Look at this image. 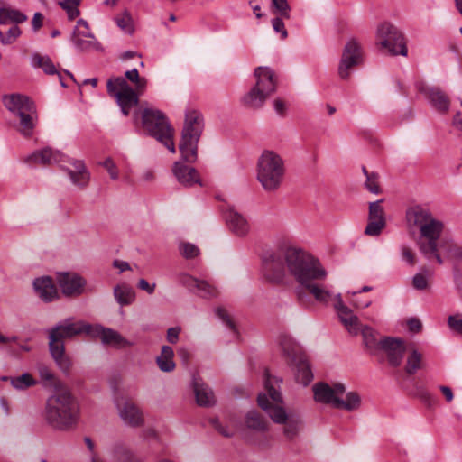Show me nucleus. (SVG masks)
Masks as SVG:
<instances>
[{
  "instance_id": "1",
  "label": "nucleus",
  "mask_w": 462,
  "mask_h": 462,
  "mask_svg": "<svg viewBox=\"0 0 462 462\" xmlns=\"http://www.w3.org/2000/svg\"><path fill=\"white\" fill-rule=\"evenodd\" d=\"M290 274L317 301L327 303L332 298L331 291L321 283L328 275L319 260L310 254L292 251L288 255Z\"/></svg>"
},
{
  "instance_id": "2",
  "label": "nucleus",
  "mask_w": 462,
  "mask_h": 462,
  "mask_svg": "<svg viewBox=\"0 0 462 462\" xmlns=\"http://www.w3.org/2000/svg\"><path fill=\"white\" fill-rule=\"evenodd\" d=\"M406 220L410 226L419 228L418 247L429 261L435 260L443 264L444 258L439 252V239L445 229V223L436 218L429 208L415 205L406 210Z\"/></svg>"
},
{
  "instance_id": "3",
  "label": "nucleus",
  "mask_w": 462,
  "mask_h": 462,
  "mask_svg": "<svg viewBox=\"0 0 462 462\" xmlns=\"http://www.w3.org/2000/svg\"><path fill=\"white\" fill-rule=\"evenodd\" d=\"M282 383L281 379L272 377L268 370L264 372V387L266 393H259L258 405L270 416L273 422L283 424V435L289 439H294L302 425V421L298 415L287 414L281 406L282 402V394L276 389V385Z\"/></svg>"
},
{
  "instance_id": "4",
  "label": "nucleus",
  "mask_w": 462,
  "mask_h": 462,
  "mask_svg": "<svg viewBox=\"0 0 462 462\" xmlns=\"http://www.w3.org/2000/svg\"><path fill=\"white\" fill-rule=\"evenodd\" d=\"M125 78L134 85L133 88L127 81L121 77L107 80V92L114 97L125 116H128L130 110L139 103V96L143 95L147 87V79L139 75L136 69L127 70Z\"/></svg>"
},
{
  "instance_id": "5",
  "label": "nucleus",
  "mask_w": 462,
  "mask_h": 462,
  "mask_svg": "<svg viewBox=\"0 0 462 462\" xmlns=\"http://www.w3.org/2000/svg\"><path fill=\"white\" fill-rule=\"evenodd\" d=\"M44 419L58 430H68L77 423L79 405L69 391L56 392L47 399Z\"/></svg>"
},
{
  "instance_id": "6",
  "label": "nucleus",
  "mask_w": 462,
  "mask_h": 462,
  "mask_svg": "<svg viewBox=\"0 0 462 462\" xmlns=\"http://www.w3.org/2000/svg\"><path fill=\"white\" fill-rule=\"evenodd\" d=\"M312 391L317 402L328 404L335 409L354 411L361 406L360 395L356 392L346 393V386L340 383L332 385L323 382L317 383Z\"/></svg>"
},
{
  "instance_id": "7",
  "label": "nucleus",
  "mask_w": 462,
  "mask_h": 462,
  "mask_svg": "<svg viewBox=\"0 0 462 462\" xmlns=\"http://www.w3.org/2000/svg\"><path fill=\"white\" fill-rule=\"evenodd\" d=\"M203 115L196 109H189L181 131L179 150L183 162L193 163L198 159V143L204 130Z\"/></svg>"
},
{
  "instance_id": "8",
  "label": "nucleus",
  "mask_w": 462,
  "mask_h": 462,
  "mask_svg": "<svg viewBox=\"0 0 462 462\" xmlns=\"http://www.w3.org/2000/svg\"><path fill=\"white\" fill-rule=\"evenodd\" d=\"M5 107L18 119L15 129L25 137L32 136L36 125L34 103L27 96L14 93L3 97Z\"/></svg>"
},
{
  "instance_id": "9",
  "label": "nucleus",
  "mask_w": 462,
  "mask_h": 462,
  "mask_svg": "<svg viewBox=\"0 0 462 462\" xmlns=\"http://www.w3.org/2000/svg\"><path fill=\"white\" fill-rule=\"evenodd\" d=\"M285 174L282 158L273 151L263 152L257 162V180L267 191L279 189Z\"/></svg>"
},
{
  "instance_id": "10",
  "label": "nucleus",
  "mask_w": 462,
  "mask_h": 462,
  "mask_svg": "<svg viewBox=\"0 0 462 462\" xmlns=\"http://www.w3.org/2000/svg\"><path fill=\"white\" fill-rule=\"evenodd\" d=\"M142 124L151 136L162 143L171 153L176 152L174 130L162 112L145 108L142 113Z\"/></svg>"
},
{
  "instance_id": "11",
  "label": "nucleus",
  "mask_w": 462,
  "mask_h": 462,
  "mask_svg": "<svg viewBox=\"0 0 462 462\" xmlns=\"http://www.w3.org/2000/svg\"><path fill=\"white\" fill-rule=\"evenodd\" d=\"M375 39L380 51L391 56H407L408 49L404 35L393 24L387 22L380 23L376 29Z\"/></svg>"
},
{
  "instance_id": "12",
  "label": "nucleus",
  "mask_w": 462,
  "mask_h": 462,
  "mask_svg": "<svg viewBox=\"0 0 462 462\" xmlns=\"http://www.w3.org/2000/svg\"><path fill=\"white\" fill-rule=\"evenodd\" d=\"M309 254L299 247H282L276 252L270 253L263 259V272L264 277L272 282L279 283L285 277V272L290 273L288 255L291 252Z\"/></svg>"
},
{
  "instance_id": "13",
  "label": "nucleus",
  "mask_w": 462,
  "mask_h": 462,
  "mask_svg": "<svg viewBox=\"0 0 462 462\" xmlns=\"http://www.w3.org/2000/svg\"><path fill=\"white\" fill-rule=\"evenodd\" d=\"M280 345L289 362L295 369L296 380L303 385H308L311 382L313 374L300 346L287 336L281 338Z\"/></svg>"
},
{
  "instance_id": "14",
  "label": "nucleus",
  "mask_w": 462,
  "mask_h": 462,
  "mask_svg": "<svg viewBox=\"0 0 462 462\" xmlns=\"http://www.w3.org/2000/svg\"><path fill=\"white\" fill-rule=\"evenodd\" d=\"M91 325L84 321H76L72 318L66 319L49 330V345L64 344L63 340L80 334H90Z\"/></svg>"
},
{
  "instance_id": "15",
  "label": "nucleus",
  "mask_w": 462,
  "mask_h": 462,
  "mask_svg": "<svg viewBox=\"0 0 462 462\" xmlns=\"http://www.w3.org/2000/svg\"><path fill=\"white\" fill-rule=\"evenodd\" d=\"M363 60V49L361 43L355 38L347 41L344 46L339 61L337 73L341 79H348L351 70L361 64Z\"/></svg>"
},
{
  "instance_id": "16",
  "label": "nucleus",
  "mask_w": 462,
  "mask_h": 462,
  "mask_svg": "<svg viewBox=\"0 0 462 462\" xmlns=\"http://www.w3.org/2000/svg\"><path fill=\"white\" fill-rule=\"evenodd\" d=\"M115 404L122 421L132 428H139L144 424L142 409L132 400L125 397H116Z\"/></svg>"
},
{
  "instance_id": "17",
  "label": "nucleus",
  "mask_w": 462,
  "mask_h": 462,
  "mask_svg": "<svg viewBox=\"0 0 462 462\" xmlns=\"http://www.w3.org/2000/svg\"><path fill=\"white\" fill-rule=\"evenodd\" d=\"M64 162H68L69 166L61 165L60 168L67 174L70 182L79 189L87 188L91 175L84 162L67 156Z\"/></svg>"
},
{
  "instance_id": "18",
  "label": "nucleus",
  "mask_w": 462,
  "mask_h": 462,
  "mask_svg": "<svg viewBox=\"0 0 462 462\" xmlns=\"http://www.w3.org/2000/svg\"><path fill=\"white\" fill-rule=\"evenodd\" d=\"M57 282L67 297H78L85 292L87 282L78 273H61L57 276Z\"/></svg>"
},
{
  "instance_id": "19",
  "label": "nucleus",
  "mask_w": 462,
  "mask_h": 462,
  "mask_svg": "<svg viewBox=\"0 0 462 462\" xmlns=\"http://www.w3.org/2000/svg\"><path fill=\"white\" fill-rule=\"evenodd\" d=\"M90 336L98 337L104 345L116 348H125L133 346V343L124 337L119 332L101 325L91 326Z\"/></svg>"
},
{
  "instance_id": "20",
  "label": "nucleus",
  "mask_w": 462,
  "mask_h": 462,
  "mask_svg": "<svg viewBox=\"0 0 462 462\" xmlns=\"http://www.w3.org/2000/svg\"><path fill=\"white\" fill-rule=\"evenodd\" d=\"M387 357L388 364L393 367H398L402 363L406 350L405 343L401 338L385 337L381 338V349Z\"/></svg>"
},
{
  "instance_id": "21",
  "label": "nucleus",
  "mask_w": 462,
  "mask_h": 462,
  "mask_svg": "<svg viewBox=\"0 0 462 462\" xmlns=\"http://www.w3.org/2000/svg\"><path fill=\"white\" fill-rule=\"evenodd\" d=\"M420 91L425 96L434 109L447 114L450 107V98L439 87H422Z\"/></svg>"
},
{
  "instance_id": "22",
  "label": "nucleus",
  "mask_w": 462,
  "mask_h": 462,
  "mask_svg": "<svg viewBox=\"0 0 462 462\" xmlns=\"http://www.w3.org/2000/svg\"><path fill=\"white\" fill-rule=\"evenodd\" d=\"M67 159V155L59 151H53L51 148H43L33 152L24 159V162L30 165L41 164L51 165L52 163H61Z\"/></svg>"
},
{
  "instance_id": "23",
  "label": "nucleus",
  "mask_w": 462,
  "mask_h": 462,
  "mask_svg": "<svg viewBox=\"0 0 462 462\" xmlns=\"http://www.w3.org/2000/svg\"><path fill=\"white\" fill-rule=\"evenodd\" d=\"M335 309L337 312L340 321L352 335H357L361 329L359 319L353 311L344 304L341 294L337 295Z\"/></svg>"
},
{
  "instance_id": "24",
  "label": "nucleus",
  "mask_w": 462,
  "mask_h": 462,
  "mask_svg": "<svg viewBox=\"0 0 462 462\" xmlns=\"http://www.w3.org/2000/svg\"><path fill=\"white\" fill-rule=\"evenodd\" d=\"M172 172L178 182L184 187H191L194 184L202 186L201 180L197 170L184 164L183 162H174Z\"/></svg>"
},
{
  "instance_id": "25",
  "label": "nucleus",
  "mask_w": 462,
  "mask_h": 462,
  "mask_svg": "<svg viewBox=\"0 0 462 462\" xmlns=\"http://www.w3.org/2000/svg\"><path fill=\"white\" fill-rule=\"evenodd\" d=\"M224 216L229 230L236 236H244L249 232L250 226L246 217L235 208H228Z\"/></svg>"
},
{
  "instance_id": "26",
  "label": "nucleus",
  "mask_w": 462,
  "mask_h": 462,
  "mask_svg": "<svg viewBox=\"0 0 462 462\" xmlns=\"http://www.w3.org/2000/svg\"><path fill=\"white\" fill-rule=\"evenodd\" d=\"M255 87L270 97L276 90L277 80L274 72L268 67H258L254 70Z\"/></svg>"
},
{
  "instance_id": "27",
  "label": "nucleus",
  "mask_w": 462,
  "mask_h": 462,
  "mask_svg": "<svg viewBox=\"0 0 462 462\" xmlns=\"http://www.w3.org/2000/svg\"><path fill=\"white\" fill-rule=\"evenodd\" d=\"M33 289L39 298L45 302L52 301L59 297L56 286L49 276L36 278L33 282Z\"/></svg>"
},
{
  "instance_id": "28",
  "label": "nucleus",
  "mask_w": 462,
  "mask_h": 462,
  "mask_svg": "<svg viewBox=\"0 0 462 462\" xmlns=\"http://www.w3.org/2000/svg\"><path fill=\"white\" fill-rule=\"evenodd\" d=\"M110 462H141L133 451L123 443H116L109 450Z\"/></svg>"
},
{
  "instance_id": "29",
  "label": "nucleus",
  "mask_w": 462,
  "mask_h": 462,
  "mask_svg": "<svg viewBox=\"0 0 462 462\" xmlns=\"http://www.w3.org/2000/svg\"><path fill=\"white\" fill-rule=\"evenodd\" d=\"M49 349L51 356L54 359L56 365L64 373L69 374L70 368L72 366V362L70 358L65 355V346L64 344L59 345H49Z\"/></svg>"
},
{
  "instance_id": "30",
  "label": "nucleus",
  "mask_w": 462,
  "mask_h": 462,
  "mask_svg": "<svg viewBox=\"0 0 462 462\" xmlns=\"http://www.w3.org/2000/svg\"><path fill=\"white\" fill-rule=\"evenodd\" d=\"M268 97L258 87L254 86L243 96L241 102L247 108L257 109L263 106Z\"/></svg>"
},
{
  "instance_id": "31",
  "label": "nucleus",
  "mask_w": 462,
  "mask_h": 462,
  "mask_svg": "<svg viewBox=\"0 0 462 462\" xmlns=\"http://www.w3.org/2000/svg\"><path fill=\"white\" fill-rule=\"evenodd\" d=\"M194 393L199 406L209 407L215 404V395L211 388L202 383H194Z\"/></svg>"
},
{
  "instance_id": "32",
  "label": "nucleus",
  "mask_w": 462,
  "mask_h": 462,
  "mask_svg": "<svg viewBox=\"0 0 462 462\" xmlns=\"http://www.w3.org/2000/svg\"><path fill=\"white\" fill-rule=\"evenodd\" d=\"M32 64L35 68L42 69L46 74L48 75H54L57 74L60 79V82L62 87H66V84L64 83L62 77L57 70L54 63L48 56H42L40 54H34L32 57Z\"/></svg>"
},
{
  "instance_id": "33",
  "label": "nucleus",
  "mask_w": 462,
  "mask_h": 462,
  "mask_svg": "<svg viewBox=\"0 0 462 462\" xmlns=\"http://www.w3.org/2000/svg\"><path fill=\"white\" fill-rule=\"evenodd\" d=\"M174 352L170 346H162L161 354L156 357V363L161 371L169 373L174 370Z\"/></svg>"
},
{
  "instance_id": "34",
  "label": "nucleus",
  "mask_w": 462,
  "mask_h": 462,
  "mask_svg": "<svg viewBox=\"0 0 462 462\" xmlns=\"http://www.w3.org/2000/svg\"><path fill=\"white\" fill-rule=\"evenodd\" d=\"M442 250L447 259L451 261L462 260V245L451 239H443L439 242V251Z\"/></svg>"
},
{
  "instance_id": "35",
  "label": "nucleus",
  "mask_w": 462,
  "mask_h": 462,
  "mask_svg": "<svg viewBox=\"0 0 462 462\" xmlns=\"http://www.w3.org/2000/svg\"><path fill=\"white\" fill-rule=\"evenodd\" d=\"M114 297L120 305H129L134 300L135 292L130 286L119 284L114 288Z\"/></svg>"
},
{
  "instance_id": "36",
  "label": "nucleus",
  "mask_w": 462,
  "mask_h": 462,
  "mask_svg": "<svg viewBox=\"0 0 462 462\" xmlns=\"http://www.w3.org/2000/svg\"><path fill=\"white\" fill-rule=\"evenodd\" d=\"M360 330L365 347L371 354L375 355L381 349V339L376 338L375 331L370 327L365 326Z\"/></svg>"
},
{
  "instance_id": "37",
  "label": "nucleus",
  "mask_w": 462,
  "mask_h": 462,
  "mask_svg": "<svg viewBox=\"0 0 462 462\" xmlns=\"http://www.w3.org/2000/svg\"><path fill=\"white\" fill-rule=\"evenodd\" d=\"M27 20V16L18 10L0 8V23H22Z\"/></svg>"
},
{
  "instance_id": "38",
  "label": "nucleus",
  "mask_w": 462,
  "mask_h": 462,
  "mask_svg": "<svg viewBox=\"0 0 462 462\" xmlns=\"http://www.w3.org/2000/svg\"><path fill=\"white\" fill-rule=\"evenodd\" d=\"M423 367V356L416 349H412L407 356L404 370L407 374H414L418 370Z\"/></svg>"
},
{
  "instance_id": "39",
  "label": "nucleus",
  "mask_w": 462,
  "mask_h": 462,
  "mask_svg": "<svg viewBox=\"0 0 462 462\" xmlns=\"http://www.w3.org/2000/svg\"><path fill=\"white\" fill-rule=\"evenodd\" d=\"M10 383L17 391H24L37 384V381L29 373H24L19 376L11 377Z\"/></svg>"
},
{
  "instance_id": "40",
  "label": "nucleus",
  "mask_w": 462,
  "mask_h": 462,
  "mask_svg": "<svg viewBox=\"0 0 462 462\" xmlns=\"http://www.w3.org/2000/svg\"><path fill=\"white\" fill-rule=\"evenodd\" d=\"M73 44L81 51H88L92 50H99L100 44L97 42L95 37L91 38H71Z\"/></svg>"
},
{
  "instance_id": "41",
  "label": "nucleus",
  "mask_w": 462,
  "mask_h": 462,
  "mask_svg": "<svg viewBox=\"0 0 462 462\" xmlns=\"http://www.w3.org/2000/svg\"><path fill=\"white\" fill-rule=\"evenodd\" d=\"M271 11L284 19L290 18L291 6L287 0H271Z\"/></svg>"
},
{
  "instance_id": "42",
  "label": "nucleus",
  "mask_w": 462,
  "mask_h": 462,
  "mask_svg": "<svg viewBox=\"0 0 462 462\" xmlns=\"http://www.w3.org/2000/svg\"><path fill=\"white\" fill-rule=\"evenodd\" d=\"M245 423L248 428L255 430H265L266 421L256 411H249L246 415Z\"/></svg>"
},
{
  "instance_id": "43",
  "label": "nucleus",
  "mask_w": 462,
  "mask_h": 462,
  "mask_svg": "<svg viewBox=\"0 0 462 462\" xmlns=\"http://www.w3.org/2000/svg\"><path fill=\"white\" fill-rule=\"evenodd\" d=\"M383 199L369 204L368 220L386 222L383 208L381 206Z\"/></svg>"
},
{
  "instance_id": "44",
  "label": "nucleus",
  "mask_w": 462,
  "mask_h": 462,
  "mask_svg": "<svg viewBox=\"0 0 462 462\" xmlns=\"http://www.w3.org/2000/svg\"><path fill=\"white\" fill-rule=\"evenodd\" d=\"M364 174L366 177L365 186L367 190L374 194H379L381 192L379 186V176L375 172H368L365 167L362 168Z\"/></svg>"
},
{
  "instance_id": "45",
  "label": "nucleus",
  "mask_w": 462,
  "mask_h": 462,
  "mask_svg": "<svg viewBox=\"0 0 462 462\" xmlns=\"http://www.w3.org/2000/svg\"><path fill=\"white\" fill-rule=\"evenodd\" d=\"M194 291L204 298L215 297L217 294V291L213 285L200 280H199V284L195 287Z\"/></svg>"
},
{
  "instance_id": "46",
  "label": "nucleus",
  "mask_w": 462,
  "mask_h": 462,
  "mask_svg": "<svg viewBox=\"0 0 462 462\" xmlns=\"http://www.w3.org/2000/svg\"><path fill=\"white\" fill-rule=\"evenodd\" d=\"M115 21L117 26L125 32H133V21L130 14L127 11H125L120 16L116 17Z\"/></svg>"
},
{
  "instance_id": "47",
  "label": "nucleus",
  "mask_w": 462,
  "mask_h": 462,
  "mask_svg": "<svg viewBox=\"0 0 462 462\" xmlns=\"http://www.w3.org/2000/svg\"><path fill=\"white\" fill-rule=\"evenodd\" d=\"M78 37H79V38L95 37L93 35V33L91 32L88 23L83 19H79L77 22V25H76V27L73 31L72 36H71V38H78Z\"/></svg>"
},
{
  "instance_id": "48",
  "label": "nucleus",
  "mask_w": 462,
  "mask_h": 462,
  "mask_svg": "<svg viewBox=\"0 0 462 462\" xmlns=\"http://www.w3.org/2000/svg\"><path fill=\"white\" fill-rule=\"evenodd\" d=\"M179 249L181 255L186 259L194 258L199 254V249L191 243H180Z\"/></svg>"
},
{
  "instance_id": "49",
  "label": "nucleus",
  "mask_w": 462,
  "mask_h": 462,
  "mask_svg": "<svg viewBox=\"0 0 462 462\" xmlns=\"http://www.w3.org/2000/svg\"><path fill=\"white\" fill-rule=\"evenodd\" d=\"M386 222H378L368 220V224L365 229V234L370 236H377L385 227Z\"/></svg>"
},
{
  "instance_id": "50",
  "label": "nucleus",
  "mask_w": 462,
  "mask_h": 462,
  "mask_svg": "<svg viewBox=\"0 0 462 462\" xmlns=\"http://www.w3.org/2000/svg\"><path fill=\"white\" fill-rule=\"evenodd\" d=\"M448 325L449 328L456 334L462 337V315L455 314L448 318Z\"/></svg>"
},
{
  "instance_id": "51",
  "label": "nucleus",
  "mask_w": 462,
  "mask_h": 462,
  "mask_svg": "<svg viewBox=\"0 0 462 462\" xmlns=\"http://www.w3.org/2000/svg\"><path fill=\"white\" fill-rule=\"evenodd\" d=\"M282 19L284 18L281 17L280 15H276V17L272 20V26L275 32L281 33L282 39H286L288 36V32L285 29Z\"/></svg>"
},
{
  "instance_id": "52",
  "label": "nucleus",
  "mask_w": 462,
  "mask_h": 462,
  "mask_svg": "<svg viewBox=\"0 0 462 462\" xmlns=\"http://www.w3.org/2000/svg\"><path fill=\"white\" fill-rule=\"evenodd\" d=\"M216 314L222 319L228 328H230L235 334L236 333V325L225 309L217 308Z\"/></svg>"
},
{
  "instance_id": "53",
  "label": "nucleus",
  "mask_w": 462,
  "mask_h": 462,
  "mask_svg": "<svg viewBox=\"0 0 462 462\" xmlns=\"http://www.w3.org/2000/svg\"><path fill=\"white\" fill-rule=\"evenodd\" d=\"M101 165L107 171L110 175V178L114 180H117L119 177L118 171L116 165L111 158H106Z\"/></svg>"
},
{
  "instance_id": "54",
  "label": "nucleus",
  "mask_w": 462,
  "mask_h": 462,
  "mask_svg": "<svg viewBox=\"0 0 462 462\" xmlns=\"http://www.w3.org/2000/svg\"><path fill=\"white\" fill-rule=\"evenodd\" d=\"M412 285L417 290H424L428 287L427 275L422 273H416L412 278Z\"/></svg>"
},
{
  "instance_id": "55",
  "label": "nucleus",
  "mask_w": 462,
  "mask_h": 462,
  "mask_svg": "<svg viewBox=\"0 0 462 462\" xmlns=\"http://www.w3.org/2000/svg\"><path fill=\"white\" fill-rule=\"evenodd\" d=\"M180 282L190 291H195V287L199 284V280L189 274L183 273L180 276Z\"/></svg>"
},
{
  "instance_id": "56",
  "label": "nucleus",
  "mask_w": 462,
  "mask_h": 462,
  "mask_svg": "<svg viewBox=\"0 0 462 462\" xmlns=\"http://www.w3.org/2000/svg\"><path fill=\"white\" fill-rule=\"evenodd\" d=\"M402 259L409 264L414 265L416 263V257L412 250L406 245L402 246Z\"/></svg>"
},
{
  "instance_id": "57",
  "label": "nucleus",
  "mask_w": 462,
  "mask_h": 462,
  "mask_svg": "<svg viewBox=\"0 0 462 462\" xmlns=\"http://www.w3.org/2000/svg\"><path fill=\"white\" fill-rule=\"evenodd\" d=\"M84 441L88 447V448L89 449L90 451V462H104L100 457L98 456V454L94 450V443L92 441V439L88 437H86L84 439Z\"/></svg>"
},
{
  "instance_id": "58",
  "label": "nucleus",
  "mask_w": 462,
  "mask_h": 462,
  "mask_svg": "<svg viewBox=\"0 0 462 462\" xmlns=\"http://www.w3.org/2000/svg\"><path fill=\"white\" fill-rule=\"evenodd\" d=\"M212 424L214 425L215 429L223 436L225 437H231L234 435L235 430L233 429H230L228 427L223 426L218 420H213Z\"/></svg>"
},
{
  "instance_id": "59",
  "label": "nucleus",
  "mask_w": 462,
  "mask_h": 462,
  "mask_svg": "<svg viewBox=\"0 0 462 462\" xmlns=\"http://www.w3.org/2000/svg\"><path fill=\"white\" fill-rule=\"evenodd\" d=\"M180 331H181V328L180 327L170 328L167 330V336H166L167 341L171 344H176L178 342L179 335H180Z\"/></svg>"
},
{
  "instance_id": "60",
  "label": "nucleus",
  "mask_w": 462,
  "mask_h": 462,
  "mask_svg": "<svg viewBox=\"0 0 462 462\" xmlns=\"http://www.w3.org/2000/svg\"><path fill=\"white\" fill-rule=\"evenodd\" d=\"M156 284H150L145 279H140L138 282V288L140 290L145 291L148 294H152L154 292Z\"/></svg>"
},
{
  "instance_id": "61",
  "label": "nucleus",
  "mask_w": 462,
  "mask_h": 462,
  "mask_svg": "<svg viewBox=\"0 0 462 462\" xmlns=\"http://www.w3.org/2000/svg\"><path fill=\"white\" fill-rule=\"evenodd\" d=\"M273 107L275 112L280 116H284L286 113V104L282 98H276L273 101Z\"/></svg>"
},
{
  "instance_id": "62",
  "label": "nucleus",
  "mask_w": 462,
  "mask_h": 462,
  "mask_svg": "<svg viewBox=\"0 0 462 462\" xmlns=\"http://www.w3.org/2000/svg\"><path fill=\"white\" fill-rule=\"evenodd\" d=\"M39 374L41 378L44 381H51L54 378L52 372L45 365H42L39 367Z\"/></svg>"
},
{
  "instance_id": "63",
  "label": "nucleus",
  "mask_w": 462,
  "mask_h": 462,
  "mask_svg": "<svg viewBox=\"0 0 462 462\" xmlns=\"http://www.w3.org/2000/svg\"><path fill=\"white\" fill-rule=\"evenodd\" d=\"M43 16L41 13H35L32 20V25L34 31H38L42 25Z\"/></svg>"
},
{
  "instance_id": "64",
  "label": "nucleus",
  "mask_w": 462,
  "mask_h": 462,
  "mask_svg": "<svg viewBox=\"0 0 462 462\" xmlns=\"http://www.w3.org/2000/svg\"><path fill=\"white\" fill-rule=\"evenodd\" d=\"M421 327V322L418 319H411L408 320V328L412 332H419Z\"/></svg>"
}]
</instances>
